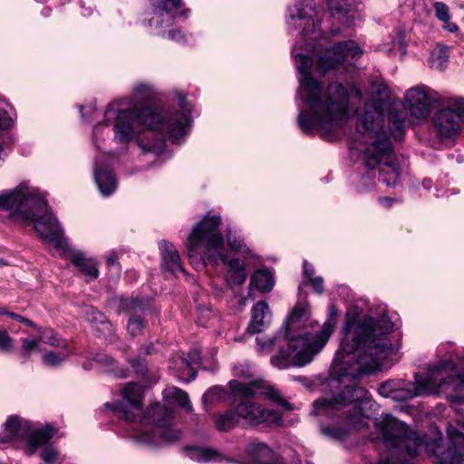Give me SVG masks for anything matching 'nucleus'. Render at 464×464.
I'll return each mask as SVG.
<instances>
[{
    "label": "nucleus",
    "mask_w": 464,
    "mask_h": 464,
    "mask_svg": "<svg viewBox=\"0 0 464 464\" xmlns=\"http://www.w3.org/2000/svg\"><path fill=\"white\" fill-rule=\"evenodd\" d=\"M389 128L395 140H401L405 133V117L391 111L388 115Z\"/></svg>",
    "instance_id": "nucleus-29"
},
{
    "label": "nucleus",
    "mask_w": 464,
    "mask_h": 464,
    "mask_svg": "<svg viewBox=\"0 0 464 464\" xmlns=\"http://www.w3.org/2000/svg\"><path fill=\"white\" fill-rule=\"evenodd\" d=\"M443 28L450 33H455L458 31L457 24L451 23L450 20H447V22H443Z\"/></svg>",
    "instance_id": "nucleus-52"
},
{
    "label": "nucleus",
    "mask_w": 464,
    "mask_h": 464,
    "mask_svg": "<svg viewBox=\"0 0 464 464\" xmlns=\"http://www.w3.org/2000/svg\"><path fill=\"white\" fill-rule=\"evenodd\" d=\"M159 248L161 256V266L165 270L173 275L186 273L181 265L179 254L172 243L161 240L159 243Z\"/></svg>",
    "instance_id": "nucleus-20"
},
{
    "label": "nucleus",
    "mask_w": 464,
    "mask_h": 464,
    "mask_svg": "<svg viewBox=\"0 0 464 464\" xmlns=\"http://www.w3.org/2000/svg\"><path fill=\"white\" fill-rule=\"evenodd\" d=\"M383 122L382 106L366 103L364 112L358 120L357 130L362 135L376 139L364 149L362 159L367 169L379 168L382 182L387 186H396L399 182L401 168L390 139L381 133Z\"/></svg>",
    "instance_id": "nucleus-7"
},
{
    "label": "nucleus",
    "mask_w": 464,
    "mask_h": 464,
    "mask_svg": "<svg viewBox=\"0 0 464 464\" xmlns=\"http://www.w3.org/2000/svg\"><path fill=\"white\" fill-rule=\"evenodd\" d=\"M269 314V306L266 301H259L251 310V321L247 327L250 334L261 333L265 325V319Z\"/></svg>",
    "instance_id": "nucleus-24"
},
{
    "label": "nucleus",
    "mask_w": 464,
    "mask_h": 464,
    "mask_svg": "<svg viewBox=\"0 0 464 464\" xmlns=\"http://www.w3.org/2000/svg\"><path fill=\"white\" fill-rule=\"evenodd\" d=\"M150 348H151L150 346L147 348V350H146V353H148V354H150Z\"/></svg>",
    "instance_id": "nucleus-59"
},
{
    "label": "nucleus",
    "mask_w": 464,
    "mask_h": 464,
    "mask_svg": "<svg viewBox=\"0 0 464 464\" xmlns=\"http://www.w3.org/2000/svg\"><path fill=\"white\" fill-rule=\"evenodd\" d=\"M74 351L70 350L68 353H54L48 352L43 355V362L46 366L58 367L60 366L70 354L74 353Z\"/></svg>",
    "instance_id": "nucleus-34"
},
{
    "label": "nucleus",
    "mask_w": 464,
    "mask_h": 464,
    "mask_svg": "<svg viewBox=\"0 0 464 464\" xmlns=\"http://www.w3.org/2000/svg\"><path fill=\"white\" fill-rule=\"evenodd\" d=\"M449 59V49L446 46H437L430 54V66L442 71L446 68Z\"/></svg>",
    "instance_id": "nucleus-32"
},
{
    "label": "nucleus",
    "mask_w": 464,
    "mask_h": 464,
    "mask_svg": "<svg viewBox=\"0 0 464 464\" xmlns=\"http://www.w3.org/2000/svg\"><path fill=\"white\" fill-rule=\"evenodd\" d=\"M299 340H306L304 334L290 337L288 328L275 335L256 337L258 352L267 354L277 349L278 353L270 359L271 364L280 370L293 366L303 367L314 359V353L309 345Z\"/></svg>",
    "instance_id": "nucleus-9"
},
{
    "label": "nucleus",
    "mask_w": 464,
    "mask_h": 464,
    "mask_svg": "<svg viewBox=\"0 0 464 464\" xmlns=\"http://www.w3.org/2000/svg\"><path fill=\"white\" fill-rule=\"evenodd\" d=\"M296 43L293 47V55L296 67L302 74L299 79L298 96L305 108L300 109L297 122L302 131L312 134L314 130L332 134L338 130L347 113L348 91L340 82H333L324 88L321 82L310 74L313 59L303 53H295ZM304 50L311 52L315 58L314 71L320 74L345 69L354 60L359 59L362 51L354 41L333 42L326 35L319 39L308 38L304 43Z\"/></svg>",
    "instance_id": "nucleus-2"
},
{
    "label": "nucleus",
    "mask_w": 464,
    "mask_h": 464,
    "mask_svg": "<svg viewBox=\"0 0 464 464\" xmlns=\"http://www.w3.org/2000/svg\"><path fill=\"white\" fill-rule=\"evenodd\" d=\"M201 361L200 351L192 349L186 358H180L177 363L180 364V370L177 373V377L184 382L195 380L197 372L194 368L195 364H198Z\"/></svg>",
    "instance_id": "nucleus-21"
},
{
    "label": "nucleus",
    "mask_w": 464,
    "mask_h": 464,
    "mask_svg": "<svg viewBox=\"0 0 464 464\" xmlns=\"http://www.w3.org/2000/svg\"><path fill=\"white\" fill-rule=\"evenodd\" d=\"M0 209L7 211L9 217L16 221L34 223V230L41 238L55 248L63 250L67 247L56 218L48 213L44 196L27 181L0 194Z\"/></svg>",
    "instance_id": "nucleus-5"
},
{
    "label": "nucleus",
    "mask_w": 464,
    "mask_h": 464,
    "mask_svg": "<svg viewBox=\"0 0 464 464\" xmlns=\"http://www.w3.org/2000/svg\"><path fill=\"white\" fill-rule=\"evenodd\" d=\"M5 430L0 434V443L13 441H24V451L31 457L34 455L40 447V459L45 464H62L64 460L60 450L49 441L56 434L57 430L51 424L43 428H34L33 424L26 420L11 416L4 424Z\"/></svg>",
    "instance_id": "nucleus-8"
},
{
    "label": "nucleus",
    "mask_w": 464,
    "mask_h": 464,
    "mask_svg": "<svg viewBox=\"0 0 464 464\" xmlns=\"http://www.w3.org/2000/svg\"><path fill=\"white\" fill-rule=\"evenodd\" d=\"M434 10L436 17L441 22L450 20L449 7L442 2H436L434 4Z\"/></svg>",
    "instance_id": "nucleus-43"
},
{
    "label": "nucleus",
    "mask_w": 464,
    "mask_h": 464,
    "mask_svg": "<svg viewBox=\"0 0 464 464\" xmlns=\"http://www.w3.org/2000/svg\"><path fill=\"white\" fill-rule=\"evenodd\" d=\"M464 417L457 420L458 427L450 425L447 433L450 445L445 450L441 446V436L432 443L420 439L404 422L392 415H385L375 425L382 435L387 450L377 464H411L410 459L415 457L422 446L433 457L437 464H459L464 462Z\"/></svg>",
    "instance_id": "nucleus-4"
},
{
    "label": "nucleus",
    "mask_w": 464,
    "mask_h": 464,
    "mask_svg": "<svg viewBox=\"0 0 464 464\" xmlns=\"http://www.w3.org/2000/svg\"><path fill=\"white\" fill-rule=\"evenodd\" d=\"M287 24L290 28L299 30L301 37L314 33L319 24L314 0H304L290 6Z\"/></svg>",
    "instance_id": "nucleus-15"
},
{
    "label": "nucleus",
    "mask_w": 464,
    "mask_h": 464,
    "mask_svg": "<svg viewBox=\"0 0 464 464\" xmlns=\"http://www.w3.org/2000/svg\"><path fill=\"white\" fill-rule=\"evenodd\" d=\"M13 125V120L5 111H0V128L9 129Z\"/></svg>",
    "instance_id": "nucleus-46"
},
{
    "label": "nucleus",
    "mask_w": 464,
    "mask_h": 464,
    "mask_svg": "<svg viewBox=\"0 0 464 464\" xmlns=\"http://www.w3.org/2000/svg\"><path fill=\"white\" fill-rule=\"evenodd\" d=\"M226 237L227 245L229 246L231 250H234L236 252H243L246 254L250 253L249 248L246 246L241 238H237L236 237H233L230 231L227 233Z\"/></svg>",
    "instance_id": "nucleus-39"
},
{
    "label": "nucleus",
    "mask_w": 464,
    "mask_h": 464,
    "mask_svg": "<svg viewBox=\"0 0 464 464\" xmlns=\"http://www.w3.org/2000/svg\"><path fill=\"white\" fill-rule=\"evenodd\" d=\"M92 360L103 368L105 372H112L118 377H125L123 370L118 369L117 362L105 353H96Z\"/></svg>",
    "instance_id": "nucleus-31"
},
{
    "label": "nucleus",
    "mask_w": 464,
    "mask_h": 464,
    "mask_svg": "<svg viewBox=\"0 0 464 464\" xmlns=\"http://www.w3.org/2000/svg\"><path fill=\"white\" fill-rule=\"evenodd\" d=\"M8 316L20 322V323H23L25 325L29 326V327H32V328H35L36 327V324L30 319L26 318V317H24L18 314H15V313H13V312H10L8 314Z\"/></svg>",
    "instance_id": "nucleus-48"
},
{
    "label": "nucleus",
    "mask_w": 464,
    "mask_h": 464,
    "mask_svg": "<svg viewBox=\"0 0 464 464\" xmlns=\"http://www.w3.org/2000/svg\"><path fill=\"white\" fill-rule=\"evenodd\" d=\"M131 365L133 368L137 369V372L143 373L145 371V366L141 364L140 359H133L131 362Z\"/></svg>",
    "instance_id": "nucleus-53"
},
{
    "label": "nucleus",
    "mask_w": 464,
    "mask_h": 464,
    "mask_svg": "<svg viewBox=\"0 0 464 464\" xmlns=\"http://www.w3.org/2000/svg\"><path fill=\"white\" fill-rule=\"evenodd\" d=\"M82 366H83V368H84V369H86V370L91 369V365H90V363H89V362H84Z\"/></svg>",
    "instance_id": "nucleus-57"
},
{
    "label": "nucleus",
    "mask_w": 464,
    "mask_h": 464,
    "mask_svg": "<svg viewBox=\"0 0 464 464\" xmlns=\"http://www.w3.org/2000/svg\"><path fill=\"white\" fill-rule=\"evenodd\" d=\"M372 92L376 96L379 102H385L389 98V90L386 84L382 82H373Z\"/></svg>",
    "instance_id": "nucleus-42"
},
{
    "label": "nucleus",
    "mask_w": 464,
    "mask_h": 464,
    "mask_svg": "<svg viewBox=\"0 0 464 464\" xmlns=\"http://www.w3.org/2000/svg\"><path fill=\"white\" fill-rule=\"evenodd\" d=\"M216 427L220 431H228L238 424L239 416L235 411H227L222 414H217L216 416Z\"/></svg>",
    "instance_id": "nucleus-30"
},
{
    "label": "nucleus",
    "mask_w": 464,
    "mask_h": 464,
    "mask_svg": "<svg viewBox=\"0 0 464 464\" xmlns=\"http://www.w3.org/2000/svg\"><path fill=\"white\" fill-rule=\"evenodd\" d=\"M436 383L429 378L428 373L414 374V382L402 379L388 380L378 387L380 395L397 401H405L417 396L429 395L434 392Z\"/></svg>",
    "instance_id": "nucleus-12"
},
{
    "label": "nucleus",
    "mask_w": 464,
    "mask_h": 464,
    "mask_svg": "<svg viewBox=\"0 0 464 464\" xmlns=\"http://www.w3.org/2000/svg\"><path fill=\"white\" fill-rule=\"evenodd\" d=\"M337 314V309L334 304L329 306L328 318L323 325L322 330L318 334H309L305 333L304 335L306 340H300L304 343L309 345L310 350L313 351L314 356L320 353V351L324 347L330 335L334 331V327L335 324L334 318Z\"/></svg>",
    "instance_id": "nucleus-19"
},
{
    "label": "nucleus",
    "mask_w": 464,
    "mask_h": 464,
    "mask_svg": "<svg viewBox=\"0 0 464 464\" xmlns=\"http://www.w3.org/2000/svg\"><path fill=\"white\" fill-rule=\"evenodd\" d=\"M353 4V0H329V8L338 14H347Z\"/></svg>",
    "instance_id": "nucleus-38"
},
{
    "label": "nucleus",
    "mask_w": 464,
    "mask_h": 464,
    "mask_svg": "<svg viewBox=\"0 0 464 464\" xmlns=\"http://www.w3.org/2000/svg\"><path fill=\"white\" fill-rule=\"evenodd\" d=\"M9 313L10 312H8L7 309L5 306H1L0 305V314H5V315L8 316Z\"/></svg>",
    "instance_id": "nucleus-56"
},
{
    "label": "nucleus",
    "mask_w": 464,
    "mask_h": 464,
    "mask_svg": "<svg viewBox=\"0 0 464 464\" xmlns=\"http://www.w3.org/2000/svg\"><path fill=\"white\" fill-rule=\"evenodd\" d=\"M309 281L316 293L322 294L324 292V279L321 276L311 277Z\"/></svg>",
    "instance_id": "nucleus-47"
},
{
    "label": "nucleus",
    "mask_w": 464,
    "mask_h": 464,
    "mask_svg": "<svg viewBox=\"0 0 464 464\" xmlns=\"http://www.w3.org/2000/svg\"><path fill=\"white\" fill-rule=\"evenodd\" d=\"M436 93L425 85H417L409 89L404 96L411 112L419 117H425L436 102Z\"/></svg>",
    "instance_id": "nucleus-18"
},
{
    "label": "nucleus",
    "mask_w": 464,
    "mask_h": 464,
    "mask_svg": "<svg viewBox=\"0 0 464 464\" xmlns=\"http://www.w3.org/2000/svg\"><path fill=\"white\" fill-rule=\"evenodd\" d=\"M39 340L36 339H23L22 345L20 347V356L24 359H28L31 356V353L34 351H38L39 349Z\"/></svg>",
    "instance_id": "nucleus-37"
},
{
    "label": "nucleus",
    "mask_w": 464,
    "mask_h": 464,
    "mask_svg": "<svg viewBox=\"0 0 464 464\" xmlns=\"http://www.w3.org/2000/svg\"><path fill=\"white\" fill-rule=\"evenodd\" d=\"M443 106L435 113L433 124L440 137L452 138L460 131L464 122V98H448Z\"/></svg>",
    "instance_id": "nucleus-13"
},
{
    "label": "nucleus",
    "mask_w": 464,
    "mask_h": 464,
    "mask_svg": "<svg viewBox=\"0 0 464 464\" xmlns=\"http://www.w3.org/2000/svg\"><path fill=\"white\" fill-rule=\"evenodd\" d=\"M6 262L0 258V266H5Z\"/></svg>",
    "instance_id": "nucleus-58"
},
{
    "label": "nucleus",
    "mask_w": 464,
    "mask_h": 464,
    "mask_svg": "<svg viewBox=\"0 0 464 464\" xmlns=\"http://www.w3.org/2000/svg\"><path fill=\"white\" fill-rule=\"evenodd\" d=\"M275 285L272 274L266 269L256 271L250 278L249 287L255 286L262 293H269Z\"/></svg>",
    "instance_id": "nucleus-27"
},
{
    "label": "nucleus",
    "mask_w": 464,
    "mask_h": 464,
    "mask_svg": "<svg viewBox=\"0 0 464 464\" xmlns=\"http://www.w3.org/2000/svg\"><path fill=\"white\" fill-rule=\"evenodd\" d=\"M88 14H90V12H88V13H87V12H84V11L82 12V14H83V15H87Z\"/></svg>",
    "instance_id": "nucleus-61"
},
{
    "label": "nucleus",
    "mask_w": 464,
    "mask_h": 464,
    "mask_svg": "<svg viewBox=\"0 0 464 464\" xmlns=\"http://www.w3.org/2000/svg\"><path fill=\"white\" fill-rule=\"evenodd\" d=\"M232 393L236 396H242L246 399L254 397L255 390L251 384L241 382L237 380H231L228 382Z\"/></svg>",
    "instance_id": "nucleus-33"
},
{
    "label": "nucleus",
    "mask_w": 464,
    "mask_h": 464,
    "mask_svg": "<svg viewBox=\"0 0 464 464\" xmlns=\"http://www.w3.org/2000/svg\"><path fill=\"white\" fill-rule=\"evenodd\" d=\"M304 275L310 279L311 277H314V266L313 265L309 264L307 261L304 262Z\"/></svg>",
    "instance_id": "nucleus-51"
},
{
    "label": "nucleus",
    "mask_w": 464,
    "mask_h": 464,
    "mask_svg": "<svg viewBox=\"0 0 464 464\" xmlns=\"http://www.w3.org/2000/svg\"><path fill=\"white\" fill-rule=\"evenodd\" d=\"M266 394L273 402L282 406L285 411L293 410V406L285 398L281 396L279 392L272 388H269L266 392Z\"/></svg>",
    "instance_id": "nucleus-40"
},
{
    "label": "nucleus",
    "mask_w": 464,
    "mask_h": 464,
    "mask_svg": "<svg viewBox=\"0 0 464 464\" xmlns=\"http://www.w3.org/2000/svg\"><path fill=\"white\" fill-rule=\"evenodd\" d=\"M382 203L391 206L392 199L391 198H382L380 199Z\"/></svg>",
    "instance_id": "nucleus-55"
},
{
    "label": "nucleus",
    "mask_w": 464,
    "mask_h": 464,
    "mask_svg": "<svg viewBox=\"0 0 464 464\" xmlns=\"http://www.w3.org/2000/svg\"><path fill=\"white\" fill-rule=\"evenodd\" d=\"M304 314V309L299 306H295L290 315L288 328L297 320Z\"/></svg>",
    "instance_id": "nucleus-49"
},
{
    "label": "nucleus",
    "mask_w": 464,
    "mask_h": 464,
    "mask_svg": "<svg viewBox=\"0 0 464 464\" xmlns=\"http://www.w3.org/2000/svg\"><path fill=\"white\" fill-rule=\"evenodd\" d=\"M39 343L43 342L52 346H59L62 348H67V343L65 341H60L53 330H45L40 333L38 338Z\"/></svg>",
    "instance_id": "nucleus-35"
},
{
    "label": "nucleus",
    "mask_w": 464,
    "mask_h": 464,
    "mask_svg": "<svg viewBox=\"0 0 464 464\" xmlns=\"http://www.w3.org/2000/svg\"><path fill=\"white\" fill-rule=\"evenodd\" d=\"M180 108V112L162 114L150 105L136 104L124 110L112 102L104 112V121L94 126L93 140L96 143L103 129L112 125L117 142L127 144L135 139L144 151L158 153L163 148L165 138L177 142L188 134L191 107L182 98Z\"/></svg>",
    "instance_id": "nucleus-3"
},
{
    "label": "nucleus",
    "mask_w": 464,
    "mask_h": 464,
    "mask_svg": "<svg viewBox=\"0 0 464 464\" xmlns=\"http://www.w3.org/2000/svg\"><path fill=\"white\" fill-rule=\"evenodd\" d=\"M99 314V316L101 317V319H98L97 317H94V319H95L96 321L101 322V323H102V326H103L105 329L110 330V329H111V324L109 322L104 321V320H103V318H102V314Z\"/></svg>",
    "instance_id": "nucleus-54"
},
{
    "label": "nucleus",
    "mask_w": 464,
    "mask_h": 464,
    "mask_svg": "<svg viewBox=\"0 0 464 464\" xmlns=\"http://www.w3.org/2000/svg\"><path fill=\"white\" fill-rule=\"evenodd\" d=\"M455 369L452 361L443 360L430 369L428 376L437 386L433 393H445L451 403L461 404L464 402V372L452 375Z\"/></svg>",
    "instance_id": "nucleus-11"
},
{
    "label": "nucleus",
    "mask_w": 464,
    "mask_h": 464,
    "mask_svg": "<svg viewBox=\"0 0 464 464\" xmlns=\"http://www.w3.org/2000/svg\"><path fill=\"white\" fill-rule=\"evenodd\" d=\"M122 400L115 404L106 403L105 407L123 413L127 421H133L136 413L141 411L142 387L136 382L128 383L121 391Z\"/></svg>",
    "instance_id": "nucleus-16"
},
{
    "label": "nucleus",
    "mask_w": 464,
    "mask_h": 464,
    "mask_svg": "<svg viewBox=\"0 0 464 464\" xmlns=\"http://www.w3.org/2000/svg\"><path fill=\"white\" fill-rule=\"evenodd\" d=\"M72 263L78 266L80 270L91 279H95L99 276L97 262L92 258H86L80 251H74L72 254Z\"/></svg>",
    "instance_id": "nucleus-26"
},
{
    "label": "nucleus",
    "mask_w": 464,
    "mask_h": 464,
    "mask_svg": "<svg viewBox=\"0 0 464 464\" xmlns=\"http://www.w3.org/2000/svg\"><path fill=\"white\" fill-rule=\"evenodd\" d=\"M185 451L188 457L197 462H209L212 460L221 461L223 457L221 453L214 449L204 447H187Z\"/></svg>",
    "instance_id": "nucleus-25"
},
{
    "label": "nucleus",
    "mask_w": 464,
    "mask_h": 464,
    "mask_svg": "<svg viewBox=\"0 0 464 464\" xmlns=\"http://www.w3.org/2000/svg\"><path fill=\"white\" fill-rule=\"evenodd\" d=\"M107 266L108 268L114 273L115 275H119L121 271V266L118 262V256L115 253H111L107 257Z\"/></svg>",
    "instance_id": "nucleus-45"
},
{
    "label": "nucleus",
    "mask_w": 464,
    "mask_h": 464,
    "mask_svg": "<svg viewBox=\"0 0 464 464\" xmlns=\"http://www.w3.org/2000/svg\"><path fill=\"white\" fill-rule=\"evenodd\" d=\"M135 92L138 99L146 100L152 97V89L149 84L140 83L136 86Z\"/></svg>",
    "instance_id": "nucleus-44"
},
{
    "label": "nucleus",
    "mask_w": 464,
    "mask_h": 464,
    "mask_svg": "<svg viewBox=\"0 0 464 464\" xmlns=\"http://www.w3.org/2000/svg\"><path fill=\"white\" fill-rule=\"evenodd\" d=\"M361 183L362 186V188H360L361 191H367L374 186L373 180L369 173L362 177Z\"/></svg>",
    "instance_id": "nucleus-50"
},
{
    "label": "nucleus",
    "mask_w": 464,
    "mask_h": 464,
    "mask_svg": "<svg viewBox=\"0 0 464 464\" xmlns=\"http://www.w3.org/2000/svg\"><path fill=\"white\" fill-rule=\"evenodd\" d=\"M14 341L6 330H0V352L8 353L13 351Z\"/></svg>",
    "instance_id": "nucleus-41"
},
{
    "label": "nucleus",
    "mask_w": 464,
    "mask_h": 464,
    "mask_svg": "<svg viewBox=\"0 0 464 464\" xmlns=\"http://www.w3.org/2000/svg\"><path fill=\"white\" fill-rule=\"evenodd\" d=\"M221 221L219 215H206L194 226L186 243L188 258L196 268H204L207 261L220 260L227 264L228 282L243 285L247 277L245 263L238 258L228 261L227 256L220 252L224 245V237L219 231Z\"/></svg>",
    "instance_id": "nucleus-6"
},
{
    "label": "nucleus",
    "mask_w": 464,
    "mask_h": 464,
    "mask_svg": "<svg viewBox=\"0 0 464 464\" xmlns=\"http://www.w3.org/2000/svg\"><path fill=\"white\" fill-rule=\"evenodd\" d=\"M181 4V0H152L153 8L147 19V24L155 34H162L166 38L179 42L183 39L179 31H163L164 28L172 25L174 22V12Z\"/></svg>",
    "instance_id": "nucleus-14"
},
{
    "label": "nucleus",
    "mask_w": 464,
    "mask_h": 464,
    "mask_svg": "<svg viewBox=\"0 0 464 464\" xmlns=\"http://www.w3.org/2000/svg\"><path fill=\"white\" fill-rule=\"evenodd\" d=\"M122 305L132 313L127 326L129 333L133 336L138 335L143 328V320L140 315L137 314L139 312L144 314L141 301L138 299L126 300Z\"/></svg>",
    "instance_id": "nucleus-23"
},
{
    "label": "nucleus",
    "mask_w": 464,
    "mask_h": 464,
    "mask_svg": "<svg viewBox=\"0 0 464 464\" xmlns=\"http://www.w3.org/2000/svg\"><path fill=\"white\" fill-rule=\"evenodd\" d=\"M94 179L100 192L104 196L112 194L117 187L114 173L107 167H95Z\"/></svg>",
    "instance_id": "nucleus-22"
},
{
    "label": "nucleus",
    "mask_w": 464,
    "mask_h": 464,
    "mask_svg": "<svg viewBox=\"0 0 464 464\" xmlns=\"http://www.w3.org/2000/svg\"><path fill=\"white\" fill-rule=\"evenodd\" d=\"M393 323L386 314L379 318L370 315L348 323L345 334H352V341L343 338L331 366V382L343 390L331 398H322L314 402V414L328 419L343 418V409L355 403L352 413L347 414L342 426H320L321 432L331 439H343L351 428L364 426L362 408L357 403L365 400L367 391L359 386L357 379L362 374L371 373L381 367V361L394 353L397 343H392L389 335ZM334 386V384H332Z\"/></svg>",
    "instance_id": "nucleus-1"
},
{
    "label": "nucleus",
    "mask_w": 464,
    "mask_h": 464,
    "mask_svg": "<svg viewBox=\"0 0 464 464\" xmlns=\"http://www.w3.org/2000/svg\"><path fill=\"white\" fill-rule=\"evenodd\" d=\"M226 391L224 388L219 386H214L208 389L203 395V402L206 405L207 403H214L216 401H221L225 398Z\"/></svg>",
    "instance_id": "nucleus-36"
},
{
    "label": "nucleus",
    "mask_w": 464,
    "mask_h": 464,
    "mask_svg": "<svg viewBox=\"0 0 464 464\" xmlns=\"http://www.w3.org/2000/svg\"><path fill=\"white\" fill-rule=\"evenodd\" d=\"M175 411L172 408L159 402L151 404L146 411L143 420L153 426L151 433H141L136 440L150 446H157L160 441L167 443L180 440L181 431L174 426Z\"/></svg>",
    "instance_id": "nucleus-10"
},
{
    "label": "nucleus",
    "mask_w": 464,
    "mask_h": 464,
    "mask_svg": "<svg viewBox=\"0 0 464 464\" xmlns=\"http://www.w3.org/2000/svg\"><path fill=\"white\" fill-rule=\"evenodd\" d=\"M163 396L165 400L176 402L186 411H192V405L189 401L188 394L185 391L174 386L169 387L164 390Z\"/></svg>",
    "instance_id": "nucleus-28"
},
{
    "label": "nucleus",
    "mask_w": 464,
    "mask_h": 464,
    "mask_svg": "<svg viewBox=\"0 0 464 464\" xmlns=\"http://www.w3.org/2000/svg\"><path fill=\"white\" fill-rule=\"evenodd\" d=\"M462 427H463V429H464V423H463Z\"/></svg>",
    "instance_id": "nucleus-62"
},
{
    "label": "nucleus",
    "mask_w": 464,
    "mask_h": 464,
    "mask_svg": "<svg viewBox=\"0 0 464 464\" xmlns=\"http://www.w3.org/2000/svg\"><path fill=\"white\" fill-rule=\"evenodd\" d=\"M236 410L239 419L246 420L254 425L261 423L278 424L282 420V415L277 411L265 409L249 400L240 402Z\"/></svg>",
    "instance_id": "nucleus-17"
},
{
    "label": "nucleus",
    "mask_w": 464,
    "mask_h": 464,
    "mask_svg": "<svg viewBox=\"0 0 464 464\" xmlns=\"http://www.w3.org/2000/svg\"><path fill=\"white\" fill-rule=\"evenodd\" d=\"M82 110H83V107H82V106H81V107H80V111H81V113L83 115Z\"/></svg>",
    "instance_id": "nucleus-60"
}]
</instances>
